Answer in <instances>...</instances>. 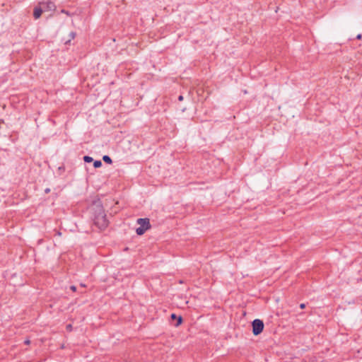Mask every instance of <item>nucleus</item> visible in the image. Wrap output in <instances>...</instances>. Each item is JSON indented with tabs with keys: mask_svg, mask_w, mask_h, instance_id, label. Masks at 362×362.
<instances>
[{
	"mask_svg": "<svg viewBox=\"0 0 362 362\" xmlns=\"http://www.w3.org/2000/svg\"><path fill=\"white\" fill-rule=\"evenodd\" d=\"M96 213L94 218L95 224L99 229L104 230L108 226V221L103 208L99 205L96 206Z\"/></svg>",
	"mask_w": 362,
	"mask_h": 362,
	"instance_id": "1",
	"label": "nucleus"
},
{
	"mask_svg": "<svg viewBox=\"0 0 362 362\" xmlns=\"http://www.w3.org/2000/svg\"><path fill=\"white\" fill-rule=\"evenodd\" d=\"M137 223L140 226L136 228V232L139 235H143L146 230L151 228V224L148 218H139Z\"/></svg>",
	"mask_w": 362,
	"mask_h": 362,
	"instance_id": "2",
	"label": "nucleus"
},
{
	"mask_svg": "<svg viewBox=\"0 0 362 362\" xmlns=\"http://www.w3.org/2000/svg\"><path fill=\"white\" fill-rule=\"evenodd\" d=\"M252 333L257 336L262 332L264 329V322L259 319H255L252 322Z\"/></svg>",
	"mask_w": 362,
	"mask_h": 362,
	"instance_id": "3",
	"label": "nucleus"
},
{
	"mask_svg": "<svg viewBox=\"0 0 362 362\" xmlns=\"http://www.w3.org/2000/svg\"><path fill=\"white\" fill-rule=\"evenodd\" d=\"M44 11H53L56 9L54 4L50 1L40 4Z\"/></svg>",
	"mask_w": 362,
	"mask_h": 362,
	"instance_id": "4",
	"label": "nucleus"
},
{
	"mask_svg": "<svg viewBox=\"0 0 362 362\" xmlns=\"http://www.w3.org/2000/svg\"><path fill=\"white\" fill-rule=\"evenodd\" d=\"M43 11H43L42 7H41V6L40 7H35V9H34V12H33L34 18L35 19L39 18L41 16V15H42Z\"/></svg>",
	"mask_w": 362,
	"mask_h": 362,
	"instance_id": "5",
	"label": "nucleus"
},
{
	"mask_svg": "<svg viewBox=\"0 0 362 362\" xmlns=\"http://www.w3.org/2000/svg\"><path fill=\"white\" fill-rule=\"evenodd\" d=\"M103 160L105 163H109V164H111V163H112V159H111V158H110V156H104L103 157Z\"/></svg>",
	"mask_w": 362,
	"mask_h": 362,
	"instance_id": "6",
	"label": "nucleus"
},
{
	"mask_svg": "<svg viewBox=\"0 0 362 362\" xmlns=\"http://www.w3.org/2000/svg\"><path fill=\"white\" fill-rule=\"evenodd\" d=\"M102 165V162L100 160H95L93 163V166L95 168H100Z\"/></svg>",
	"mask_w": 362,
	"mask_h": 362,
	"instance_id": "7",
	"label": "nucleus"
},
{
	"mask_svg": "<svg viewBox=\"0 0 362 362\" xmlns=\"http://www.w3.org/2000/svg\"><path fill=\"white\" fill-rule=\"evenodd\" d=\"M83 160L85 162L90 163L93 160V158L86 156H84Z\"/></svg>",
	"mask_w": 362,
	"mask_h": 362,
	"instance_id": "8",
	"label": "nucleus"
},
{
	"mask_svg": "<svg viewBox=\"0 0 362 362\" xmlns=\"http://www.w3.org/2000/svg\"><path fill=\"white\" fill-rule=\"evenodd\" d=\"M177 323H176L175 326H176V327H178L180 325H181V323H182V317H181V316H179V317L177 318Z\"/></svg>",
	"mask_w": 362,
	"mask_h": 362,
	"instance_id": "9",
	"label": "nucleus"
},
{
	"mask_svg": "<svg viewBox=\"0 0 362 362\" xmlns=\"http://www.w3.org/2000/svg\"><path fill=\"white\" fill-rule=\"evenodd\" d=\"M75 36H76L75 33L71 32V33H70V39L69 40V41H70L71 40L74 39V38L75 37Z\"/></svg>",
	"mask_w": 362,
	"mask_h": 362,
	"instance_id": "10",
	"label": "nucleus"
},
{
	"mask_svg": "<svg viewBox=\"0 0 362 362\" xmlns=\"http://www.w3.org/2000/svg\"><path fill=\"white\" fill-rule=\"evenodd\" d=\"M66 329L68 331H71L72 330V325H66Z\"/></svg>",
	"mask_w": 362,
	"mask_h": 362,
	"instance_id": "11",
	"label": "nucleus"
},
{
	"mask_svg": "<svg viewBox=\"0 0 362 362\" xmlns=\"http://www.w3.org/2000/svg\"><path fill=\"white\" fill-rule=\"evenodd\" d=\"M61 12L64 13V14H66L67 16H70V13L68 11H65V10H62Z\"/></svg>",
	"mask_w": 362,
	"mask_h": 362,
	"instance_id": "12",
	"label": "nucleus"
},
{
	"mask_svg": "<svg viewBox=\"0 0 362 362\" xmlns=\"http://www.w3.org/2000/svg\"><path fill=\"white\" fill-rule=\"evenodd\" d=\"M71 290L73 291H76V287L75 286H71L70 287Z\"/></svg>",
	"mask_w": 362,
	"mask_h": 362,
	"instance_id": "13",
	"label": "nucleus"
},
{
	"mask_svg": "<svg viewBox=\"0 0 362 362\" xmlns=\"http://www.w3.org/2000/svg\"><path fill=\"white\" fill-rule=\"evenodd\" d=\"M171 318H172V319H177V317L176 316V315H175V314H172V315H171Z\"/></svg>",
	"mask_w": 362,
	"mask_h": 362,
	"instance_id": "14",
	"label": "nucleus"
},
{
	"mask_svg": "<svg viewBox=\"0 0 362 362\" xmlns=\"http://www.w3.org/2000/svg\"><path fill=\"white\" fill-rule=\"evenodd\" d=\"M30 341L29 339H26V340L25 341V344H30Z\"/></svg>",
	"mask_w": 362,
	"mask_h": 362,
	"instance_id": "15",
	"label": "nucleus"
},
{
	"mask_svg": "<svg viewBox=\"0 0 362 362\" xmlns=\"http://www.w3.org/2000/svg\"><path fill=\"white\" fill-rule=\"evenodd\" d=\"M300 308H302V309L304 308H305V304L304 303L300 304Z\"/></svg>",
	"mask_w": 362,
	"mask_h": 362,
	"instance_id": "16",
	"label": "nucleus"
},
{
	"mask_svg": "<svg viewBox=\"0 0 362 362\" xmlns=\"http://www.w3.org/2000/svg\"><path fill=\"white\" fill-rule=\"evenodd\" d=\"M179 100H183V96L182 95H180L179 98H178Z\"/></svg>",
	"mask_w": 362,
	"mask_h": 362,
	"instance_id": "17",
	"label": "nucleus"
},
{
	"mask_svg": "<svg viewBox=\"0 0 362 362\" xmlns=\"http://www.w3.org/2000/svg\"><path fill=\"white\" fill-rule=\"evenodd\" d=\"M57 235H59V236H61V235H62V233H61V232L58 231V232L57 233Z\"/></svg>",
	"mask_w": 362,
	"mask_h": 362,
	"instance_id": "18",
	"label": "nucleus"
},
{
	"mask_svg": "<svg viewBox=\"0 0 362 362\" xmlns=\"http://www.w3.org/2000/svg\"><path fill=\"white\" fill-rule=\"evenodd\" d=\"M361 34L357 35V39H361Z\"/></svg>",
	"mask_w": 362,
	"mask_h": 362,
	"instance_id": "19",
	"label": "nucleus"
}]
</instances>
